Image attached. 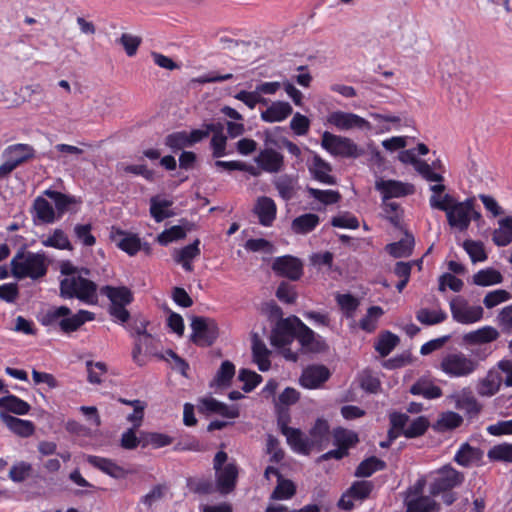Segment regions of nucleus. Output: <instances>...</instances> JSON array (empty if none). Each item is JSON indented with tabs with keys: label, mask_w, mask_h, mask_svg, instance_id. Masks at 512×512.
I'll return each instance as SVG.
<instances>
[{
	"label": "nucleus",
	"mask_w": 512,
	"mask_h": 512,
	"mask_svg": "<svg viewBox=\"0 0 512 512\" xmlns=\"http://www.w3.org/2000/svg\"><path fill=\"white\" fill-rule=\"evenodd\" d=\"M431 208L444 211L450 227L460 232L466 231L472 220L481 219L480 212L475 210L474 198L457 201L452 195L445 193L441 202L435 197L432 199Z\"/></svg>",
	"instance_id": "obj_1"
},
{
	"label": "nucleus",
	"mask_w": 512,
	"mask_h": 512,
	"mask_svg": "<svg viewBox=\"0 0 512 512\" xmlns=\"http://www.w3.org/2000/svg\"><path fill=\"white\" fill-rule=\"evenodd\" d=\"M62 273L67 277L60 282V296L64 299L76 298L88 305H95L98 302L97 284L89 280L86 276L90 271L82 268L78 275H75V269L70 267L62 268Z\"/></svg>",
	"instance_id": "obj_2"
},
{
	"label": "nucleus",
	"mask_w": 512,
	"mask_h": 512,
	"mask_svg": "<svg viewBox=\"0 0 512 512\" xmlns=\"http://www.w3.org/2000/svg\"><path fill=\"white\" fill-rule=\"evenodd\" d=\"M95 319V314L87 310H79L72 314L66 306L51 307L41 313L38 320L46 327L58 326L63 333H72L83 324Z\"/></svg>",
	"instance_id": "obj_3"
},
{
	"label": "nucleus",
	"mask_w": 512,
	"mask_h": 512,
	"mask_svg": "<svg viewBox=\"0 0 512 512\" xmlns=\"http://www.w3.org/2000/svg\"><path fill=\"white\" fill-rule=\"evenodd\" d=\"M11 271L18 279H39L47 273L45 256L30 251H19L11 260Z\"/></svg>",
	"instance_id": "obj_4"
},
{
	"label": "nucleus",
	"mask_w": 512,
	"mask_h": 512,
	"mask_svg": "<svg viewBox=\"0 0 512 512\" xmlns=\"http://www.w3.org/2000/svg\"><path fill=\"white\" fill-rule=\"evenodd\" d=\"M100 293L110 301L109 315L120 324L126 323L130 318V312L126 306L134 300L132 291L126 286L106 285L101 287Z\"/></svg>",
	"instance_id": "obj_5"
},
{
	"label": "nucleus",
	"mask_w": 512,
	"mask_h": 512,
	"mask_svg": "<svg viewBox=\"0 0 512 512\" xmlns=\"http://www.w3.org/2000/svg\"><path fill=\"white\" fill-rule=\"evenodd\" d=\"M478 362L462 352H451L444 355L439 363V369L450 378L467 377L473 374Z\"/></svg>",
	"instance_id": "obj_6"
},
{
	"label": "nucleus",
	"mask_w": 512,
	"mask_h": 512,
	"mask_svg": "<svg viewBox=\"0 0 512 512\" xmlns=\"http://www.w3.org/2000/svg\"><path fill=\"white\" fill-rule=\"evenodd\" d=\"M429 477V492L432 496H437L459 487L465 479L464 474L451 465H444L432 471Z\"/></svg>",
	"instance_id": "obj_7"
},
{
	"label": "nucleus",
	"mask_w": 512,
	"mask_h": 512,
	"mask_svg": "<svg viewBox=\"0 0 512 512\" xmlns=\"http://www.w3.org/2000/svg\"><path fill=\"white\" fill-rule=\"evenodd\" d=\"M191 341L201 347L211 346L219 335L215 320L207 317L195 316L191 321Z\"/></svg>",
	"instance_id": "obj_8"
},
{
	"label": "nucleus",
	"mask_w": 512,
	"mask_h": 512,
	"mask_svg": "<svg viewBox=\"0 0 512 512\" xmlns=\"http://www.w3.org/2000/svg\"><path fill=\"white\" fill-rule=\"evenodd\" d=\"M321 146L334 156L356 157L357 145L349 138L325 131L322 134Z\"/></svg>",
	"instance_id": "obj_9"
},
{
	"label": "nucleus",
	"mask_w": 512,
	"mask_h": 512,
	"mask_svg": "<svg viewBox=\"0 0 512 512\" xmlns=\"http://www.w3.org/2000/svg\"><path fill=\"white\" fill-rule=\"evenodd\" d=\"M300 321L296 316L279 320L271 332V344L276 347L290 344L297 336Z\"/></svg>",
	"instance_id": "obj_10"
},
{
	"label": "nucleus",
	"mask_w": 512,
	"mask_h": 512,
	"mask_svg": "<svg viewBox=\"0 0 512 512\" xmlns=\"http://www.w3.org/2000/svg\"><path fill=\"white\" fill-rule=\"evenodd\" d=\"M309 154L306 166L311 178L325 185H335L336 178L332 175L331 164L312 150H309Z\"/></svg>",
	"instance_id": "obj_11"
},
{
	"label": "nucleus",
	"mask_w": 512,
	"mask_h": 512,
	"mask_svg": "<svg viewBox=\"0 0 512 512\" xmlns=\"http://www.w3.org/2000/svg\"><path fill=\"white\" fill-rule=\"evenodd\" d=\"M450 310L455 321L461 324H472L483 318L481 306H471L464 299L456 297L450 301Z\"/></svg>",
	"instance_id": "obj_12"
},
{
	"label": "nucleus",
	"mask_w": 512,
	"mask_h": 512,
	"mask_svg": "<svg viewBox=\"0 0 512 512\" xmlns=\"http://www.w3.org/2000/svg\"><path fill=\"white\" fill-rule=\"evenodd\" d=\"M375 189L381 194L382 201L412 195L415 191L411 183L384 178L375 181Z\"/></svg>",
	"instance_id": "obj_13"
},
{
	"label": "nucleus",
	"mask_w": 512,
	"mask_h": 512,
	"mask_svg": "<svg viewBox=\"0 0 512 512\" xmlns=\"http://www.w3.org/2000/svg\"><path fill=\"white\" fill-rule=\"evenodd\" d=\"M327 122L335 126L338 130H371V124L363 117L343 111H334L327 116Z\"/></svg>",
	"instance_id": "obj_14"
},
{
	"label": "nucleus",
	"mask_w": 512,
	"mask_h": 512,
	"mask_svg": "<svg viewBox=\"0 0 512 512\" xmlns=\"http://www.w3.org/2000/svg\"><path fill=\"white\" fill-rule=\"evenodd\" d=\"M254 161L263 171L268 173L280 172L284 166L283 155L272 148L261 150Z\"/></svg>",
	"instance_id": "obj_15"
},
{
	"label": "nucleus",
	"mask_w": 512,
	"mask_h": 512,
	"mask_svg": "<svg viewBox=\"0 0 512 512\" xmlns=\"http://www.w3.org/2000/svg\"><path fill=\"white\" fill-rule=\"evenodd\" d=\"M279 425L282 434L286 437L288 444L291 448L301 454H309L312 451L311 443L308 437L305 436L299 429L291 428L279 420Z\"/></svg>",
	"instance_id": "obj_16"
},
{
	"label": "nucleus",
	"mask_w": 512,
	"mask_h": 512,
	"mask_svg": "<svg viewBox=\"0 0 512 512\" xmlns=\"http://www.w3.org/2000/svg\"><path fill=\"white\" fill-rule=\"evenodd\" d=\"M273 270L291 280H298L303 272L302 263L295 257L282 256L275 259L272 265Z\"/></svg>",
	"instance_id": "obj_17"
},
{
	"label": "nucleus",
	"mask_w": 512,
	"mask_h": 512,
	"mask_svg": "<svg viewBox=\"0 0 512 512\" xmlns=\"http://www.w3.org/2000/svg\"><path fill=\"white\" fill-rule=\"evenodd\" d=\"M330 372L323 365H312L303 370L300 384L308 389H316L329 379Z\"/></svg>",
	"instance_id": "obj_18"
},
{
	"label": "nucleus",
	"mask_w": 512,
	"mask_h": 512,
	"mask_svg": "<svg viewBox=\"0 0 512 512\" xmlns=\"http://www.w3.org/2000/svg\"><path fill=\"white\" fill-rule=\"evenodd\" d=\"M296 338L307 351L320 352L325 348V342L321 336L316 335L307 325L300 321Z\"/></svg>",
	"instance_id": "obj_19"
},
{
	"label": "nucleus",
	"mask_w": 512,
	"mask_h": 512,
	"mask_svg": "<svg viewBox=\"0 0 512 512\" xmlns=\"http://www.w3.org/2000/svg\"><path fill=\"white\" fill-rule=\"evenodd\" d=\"M254 213L257 215L261 225L269 227L276 218L277 206L272 198L262 196L257 199Z\"/></svg>",
	"instance_id": "obj_20"
},
{
	"label": "nucleus",
	"mask_w": 512,
	"mask_h": 512,
	"mask_svg": "<svg viewBox=\"0 0 512 512\" xmlns=\"http://www.w3.org/2000/svg\"><path fill=\"white\" fill-rule=\"evenodd\" d=\"M503 384V376L496 369L488 371L486 376L478 381L476 390L480 396L491 397L495 395Z\"/></svg>",
	"instance_id": "obj_21"
},
{
	"label": "nucleus",
	"mask_w": 512,
	"mask_h": 512,
	"mask_svg": "<svg viewBox=\"0 0 512 512\" xmlns=\"http://www.w3.org/2000/svg\"><path fill=\"white\" fill-rule=\"evenodd\" d=\"M216 483L222 494L230 493L236 485L238 469L236 464L228 463L223 468L216 470Z\"/></svg>",
	"instance_id": "obj_22"
},
{
	"label": "nucleus",
	"mask_w": 512,
	"mask_h": 512,
	"mask_svg": "<svg viewBox=\"0 0 512 512\" xmlns=\"http://www.w3.org/2000/svg\"><path fill=\"white\" fill-rule=\"evenodd\" d=\"M329 440L330 431L328 422L323 419H317L314 426L311 428L308 437L312 450H323L329 444Z\"/></svg>",
	"instance_id": "obj_23"
},
{
	"label": "nucleus",
	"mask_w": 512,
	"mask_h": 512,
	"mask_svg": "<svg viewBox=\"0 0 512 512\" xmlns=\"http://www.w3.org/2000/svg\"><path fill=\"white\" fill-rule=\"evenodd\" d=\"M198 407L201 412L215 413L226 418L233 419L239 416V410L236 406H228L212 397L201 399Z\"/></svg>",
	"instance_id": "obj_24"
},
{
	"label": "nucleus",
	"mask_w": 512,
	"mask_h": 512,
	"mask_svg": "<svg viewBox=\"0 0 512 512\" xmlns=\"http://www.w3.org/2000/svg\"><path fill=\"white\" fill-rule=\"evenodd\" d=\"M292 106L288 102L274 101L261 112V119L266 123L282 122L292 114Z\"/></svg>",
	"instance_id": "obj_25"
},
{
	"label": "nucleus",
	"mask_w": 512,
	"mask_h": 512,
	"mask_svg": "<svg viewBox=\"0 0 512 512\" xmlns=\"http://www.w3.org/2000/svg\"><path fill=\"white\" fill-rule=\"evenodd\" d=\"M32 213L34 220L43 224H51L58 219L53 206L43 197L34 200Z\"/></svg>",
	"instance_id": "obj_26"
},
{
	"label": "nucleus",
	"mask_w": 512,
	"mask_h": 512,
	"mask_svg": "<svg viewBox=\"0 0 512 512\" xmlns=\"http://www.w3.org/2000/svg\"><path fill=\"white\" fill-rule=\"evenodd\" d=\"M44 194L54 202V209L58 219L61 218L65 212L69 211L72 205L80 203V200L75 196L67 195L55 190L47 189L44 191Z\"/></svg>",
	"instance_id": "obj_27"
},
{
	"label": "nucleus",
	"mask_w": 512,
	"mask_h": 512,
	"mask_svg": "<svg viewBox=\"0 0 512 512\" xmlns=\"http://www.w3.org/2000/svg\"><path fill=\"white\" fill-rule=\"evenodd\" d=\"M120 236L117 246L130 256H134L138 251L144 249L147 253L150 252V246L147 243L142 245L140 238L136 234L125 233L120 231Z\"/></svg>",
	"instance_id": "obj_28"
},
{
	"label": "nucleus",
	"mask_w": 512,
	"mask_h": 512,
	"mask_svg": "<svg viewBox=\"0 0 512 512\" xmlns=\"http://www.w3.org/2000/svg\"><path fill=\"white\" fill-rule=\"evenodd\" d=\"M0 416L6 426L18 436L29 437L35 431V426L30 420L20 419L3 413Z\"/></svg>",
	"instance_id": "obj_29"
},
{
	"label": "nucleus",
	"mask_w": 512,
	"mask_h": 512,
	"mask_svg": "<svg viewBox=\"0 0 512 512\" xmlns=\"http://www.w3.org/2000/svg\"><path fill=\"white\" fill-rule=\"evenodd\" d=\"M499 332L492 326H484L477 330L466 333L463 340L467 344H486L498 339Z\"/></svg>",
	"instance_id": "obj_30"
},
{
	"label": "nucleus",
	"mask_w": 512,
	"mask_h": 512,
	"mask_svg": "<svg viewBox=\"0 0 512 512\" xmlns=\"http://www.w3.org/2000/svg\"><path fill=\"white\" fill-rule=\"evenodd\" d=\"M34 153V148L28 144H14L5 149L3 157L10 159L13 163L15 162L18 167L28 159L33 158Z\"/></svg>",
	"instance_id": "obj_31"
},
{
	"label": "nucleus",
	"mask_w": 512,
	"mask_h": 512,
	"mask_svg": "<svg viewBox=\"0 0 512 512\" xmlns=\"http://www.w3.org/2000/svg\"><path fill=\"white\" fill-rule=\"evenodd\" d=\"M273 184L283 200L289 201L294 197L297 186L296 177L282 174L273 180Z\"/></svg>",
	"instance_id": "obj_32"
},
{
	"label": "nucleus",
	"mask_w": 512,
	"mask_h": 512,
	"mask_svg": "<svg viewBox=\"0 0 512 512\" xmlns=\"http://www.w3.org/2000/svg\"><path fill=\"white\" fill-rule=\"evenodd\" d=\"M498 225L492 234V240L498 247L508 246L512 242V217L499 220Z\"/></svg>",
	"instance_id": "obj_33"
},
{
	"label": "nucleus",
	"mask_w": 512,
	"mask_h": 512,
	"mask_svg": "<svg viewBox=\"0 0 512 512\" xmlns=\"http://www.w3.org/2000/svg\"><path fill=\"white\" fill-rule=\"evenodd\" d=\"M320 223L317 214L306 213L296 217L291 223V229L296 234H307L313 231Z\"/></svg>",
	"instance_id": "obj_34"
},
{
	"label": "nucleus",
	"mask_w": 512,
	"mask_h": 512,
	"mask_svg": "<svg viewBox=\"0 0 512 512\" xmlns=\"http://www.w3.org/2000/svg\"><path fill=\"white\" fill-rule=\"evenodd\" d=\"M88 462L106 473L107 475L113 478H121L124 476V470L120 466H118L115 462L110 459L99 457V456H88Z\"/></svg>",
	"instance_id": "obj_35"
},
{
	"label": "nucleus",
	"mask_w": 512,
	"mask_h": 512,
	"mask_svg": "<svg viewBox=\"0 0 512 512\" xmlns=\"http://www.w3.org/2000/svg\"><path fill=\"white\" fill-rule=\"evenodd\" d=\"M410 392L426 399H436L442 396L441 388L427 379H419L411 386Z\"/></svg>",
	"instance_id": "obj_36"
},
{
	"label": "nucleus",
	"mask_w": 512,
	"mask_h": 512,
	"mask_svg": "<svg viewBox=\"0 0 512 512\" xmlns=\"http://www.w3.org/2000/svg\"><path fill=\"white\" fill-rule=\"evenodd\" d=\"M252 353L253 360L259 370L263 372L269 370L271 365L269 360L270 351L267 349L265 343L257 337H254L252 341Z\"/></svg>",
	"instance_id": "obj_37"
},
{
	"label": "nucleus",
	"mask_w": 512,
	"mask_h": 512,
	"mask_svg": "<svg viewBox=\"0 0 512 512\" xmlns=\"http://www.w3.org/2000/svg\"><path fill=\"white\" fill-rule=\"evenodd\" d=\"M213 136L210 141L212 155L214 158H221L227 155V136L223 133V127L220 123H214Z\"/></svg>",
	"instance_id": "obj_38"
},
{
	"label": "nucleus",
	"mask_w": 512,
	"mask_h": 512,
	"mask_svg": "<svg viewBox=\"0 0 512 512\" xmlns=\"http://www.w3.org/2000/svg\"><path fill=\"white\" fill-rule=\"evenodd\" d=\"M414 244V237L406 233L404 238L387 245L386 249L395 258L408 257L412 254Z\"/></svg>",
	"instance_id": "obj_39"
},
{
	"label": "nucleus",
	"mask_w": 512,
	"mask_h": 512,
	"mask_svg": "<svg viewBox=\"0 0 512 512\" xmlns=\"http://www.w3.org/2000/svg\"><path fill=\"white\" fill-rule=\"evenodd\" d=\"M480 458L481 452L478 448L472 447L468 443H464L456 452L454 461L461 466L468 467L479 461Z\"/></svg>",
	"instance_id": "obj_40"
},
{
	"label": "nucleus",
	"mask_w": 512,
	"mask_h": 512,
	"mask_svg": "<svg viewBox=\"0 0 512 512\" xmlns=\"http://www.w3.org/2000/svg\"><path fill=\"white\" fill-rule=\"evenodd\" d=\"M173 202L168 199H160L159 197H152L150 199V214L156 222H162L164 219L169 218L173 215L168 210Z\"/></svg>",
	"instance_id": "obj_41"
},
{
	"label": "nucleus",
	"mask_w": 512,
	"mask_h": 512,
	"mask_svg": "<svg viewBox=\"0 0 512 512\" xmlns=\"http://www.w3.org/2000/svg\"><path fill=\"white\" fill-rule=\"evenodd\" d=\"M407 512H436L438 505L430 496H418L406 501Z\"/></svg>",
	"instance_id": "obj_42"
},
{
	"label": "nucleus",
	"mask_w": 512,
	"mask_h": 512,
	"mask_svg": "<svg viewBox=\"0 0 512 512\" xmlns=\"http://www.w3.org/2000/svg\"><path fill=\"white\" fill-rule=\"evenodd\" d=\"M416 319L423 325L432 326L444 322L447 314L442 309L421 308L416 313Z\"/></svg>",
	"instance_id": "obj_43"
},
{
	"label": "nucleus",
	"mask_w": 512,
	"mask_h": 512,
	"mask_svg": "<svg viewBox=\"0 0 512 512\" xmlns=\"http://www.w3.org/2000/svg\"><path fill=\"white\" fill-rule=\"evenodd\" d=\"M45 247H52L59 250H72L73 247L66 233L61 229H55L52 234L41 241Z\"/></svg>",
	"instance_id": "obj_44"
},
{
	"label": "nucleus",
	"mask_w": 512,
	"mask_h": 512,
	"mask_svg": "<svg viewBox=\"0 0 512 512\" xmlns=\"http://www.w3.org/2000/svg\"><path fill=\"white\" fill-rule=\"evenodd\" d=\"M0 405H2V408L18 415H25L30 410V405L15 395L0 398Z\"/></svg>",
	"instance_id": "obj_45"
},
{
	"label": "nucleus",
	"mask_w": 512,
	"mask_h": 512,
	"mask_svg": "<svg viewBox=\"0 0 512 512\" xmlns=\"http://www.w3.org/2000/svg\"><path fill=\"white\" fill-rule=\"evenodd\" d=\"M32 473V464L26 461H17L11 466L8 476L14 483H22L30 478Z\"/></svg>",
	"instance_id": "obj_46"
},
{
	"label": "nucleus",
	"mask_w": 512,
	"mask_h": 512,
	"mask_svg": "<svg viewBox=\"0 0 512 512\" xmlns=\"http://www.w3.org/2000/svg\"><path fill=\"white\" fill-rule=\"evenodd\" d=\"M386 463L377 457H370L363 460L357 467L355 475L357 477H369L374 472L383 470Z\"/></svg>",
	"instance_id": "obj_47"
},
{
	"label": "nucleus",
	"mask_w": 512,
	"mask_h": 512,
	"mask_svg": "<svg viewBox=\"0 0 512 512\" xmlns=\"http://www.w3.org/2000/svg\"><path fill=\"white\" fill-rule=\"evenodd\" d=\"M235 375V366L232 362L226 360L222 362L219 370L214 377L211 386L224 387L230 384Z\"/></svg>",
	"instance_id": "obj_48"
},
{
	"label": "nucleus",
	"mask_w": 512,
	"mask_h": 512,
	"mask_svg": "<svg viewBox=\"0 0 512 512\" xmlns=\"http://www.w3.org/2000/svg\"><path fill=\"white\" fill-rule=\"evenodd\" d=\"M502 279L501 273L492 268L482 269L473 276V282L478 286L499 284Z\"/></svg>",
	"instance_id": "obj_49"
},
{
	"label": "nucleus",
	"mask_w": 512,
	"mask_h": 512,
	"mask_svg": "<svg viewBox=\"0 0 512 512\" xmlns=\"http://www.w3.org/2000/svg\"><path fill=\"white\" fill-rule=\"evenodd\" d=\"M383 313L384 311L380 306L369 307L366 315L359 322L360 328L366 332H373Z\"/></svg>",
	"instance_id": "obj_50"
},
{
	"label": "nucleus",
	"mask_w": 512,
	"mask_h": 512,
	"mask_svg": "<svg viewBox=\"0 0 512 512\" xmlns=\"http://www.w3.org/2000/svg\"><path fill=\"white\" fill-rule=\"evenodd\" d=\"M309 197L319 201L324 205L335 204L341 199V195L335 190H321L317 188L307 187Z\"/></svg>",
	"instance_id": "obj_51"
},
{
	"label": "nucleus",
	"mask_w": 512,
	"mask_h": 512,
	"mask_svg": "<svg viewBox=\"0 0 512 512\" xmlns=\"http://www.w3.org/2000/svg\"><path fill=\"white\" fill-rule=\"evenodd\" d=\"M296 487L290 480L283 479L282 476L278 479V484L271 494L273 500H287L294 496Z\"/></svg>",
	"instance_id": "obj_52"
},
{
	"label": "nucleus",
	"mask_w": 512,
	"mask_h": 512,
	"mask_svg": "<svg viewBox=\"0 0 512 512\" xmlns=\"http://www.w3.org/2000/svg\"><path fill=\"white\" fill-rule=\"evenodd\" d=\"M399 343V337L389 331L382 334L375 345L376 351L383 357L389 355Z\"/></svg>",
	"instance_id": "obj_53"
},
{
	"label": "nucleus",
	"mask_w": 512,
	"mask_h": 512,
	"mask_svg": "<svg viewBox=\"0 0 512 512\" xmlns=\"http://www.w3.org/2000/svg\"><path fill=\"white\" fill-rule=\"evenodd\" d=\"M463 248L473 263L483 262L487 259L484 245L480 241L465 240L463 243Z\"/></svg>",
	"instance_id": "obj_54"
},
{
	"label": "nucleus",
	"mask_w": 512,
	"mask_h": 512,
	"mask_svg": "<svg viewBox=\"0 0 512 512\" xmlns=\"http://www.w3.org/2000/svg\"><path fill=\"white\" fill-rule=\"evenodd\" d=\"M334 439L335 443L347 452L349 447L358 442V435L353 431L339 428L334 431Z\"/></svg>",
	"instance_id": "obj_55"
},
{
	"label": "nucleus",
	"mask_w": 512,
	"mask_h": 512,
	"mask_svg": "<svg viewBox=\"0 0 512 512\" xmlns=\"http://www.w3.org/2000/svg\"><path fill=\"white\" fill-rule=\"evenodd\" d=\"M336 302L348 318L353 316L359 306V300L349 293L337 294Z\"/></svg>",
	"instance_id": "obj_56"
},
{
	"label": "nucleus",
	"mask_w": 512,
	"mask_h": 512,
	"mask_svg": "<svg viewBox=\"0 0 512 512\" xmlns=\"http://www.w3.org/2000/svg\"><path fill=\"white\" fill-rule=\"evenodd\" d=\"M429 422L424 416H419L414 419L405 430L403 435L407 438H415L423 435L428 429Z\"/></svg>",
	"instance_id": "obj_57"
},
{
	"label": "nucleus",
	"mask_w": 512,
	"mask_h": 512,
	"mask_svg": "<svg viewBox=\"0 0 512 512\" xmlns=\"http://www.w3.org/2000/svg\"><path fill=\"white\" fill-rule=\"evenodd\" d=\"M383 211L386 218L395 227L399 226L402 219V210L398 203L389 200L382 201Z\"/></svg>",
	"instance_id": "obj_58"
},
{
	"label": "nucleus",
	"mask_w": 512,
	"mask_h": 512,
	"mask_svg": "<svg viewBox=\"0 0 512 512\" xmlns=\"http://www.w3.org/2000/svg\"><path fill=\"white\" fill-rule=\"evenodd\" d=\"M511 299V294L503 289H497L486 294L483 304L486 308L491 309L497 305Z\"/></svg>",
	"instance_id": "obj_59"
},
{
	"label": "nucleus",
	"mask_w": 512,
	"mask_h": 512,
	"mask_svg": "<svg viewBox=\"0 0 512 512\" xmlns=\"http://www.w3.org/2000/svg\"><path fill=\"white\" fill-rule=\"evenodd\" d=\"M165 144L174 151L190 147L187 131H178L169 134L165 139Z\"/></svg>",
	"instance_id": "obj_60"
},
{
	"label": "nucleus",
	"mask_w": 512,
	"mask_h": 512,
	"mask_svg": "<svg viewBox=\"0 0 512 512\" xmlns=\"http://www.w3.org/2000/svg\"><path fill=\"white\" fill-rule=\"evenodd\" d=\"M488 457L495 461L512 462V444H501L488 451Z\"/></svg>",
	"instance_id": "obj_61"
},
{
	"label": "nucleus",
	"mask_w": 512,
	"mask_h": 512,
	"mask_svg": "<svg viewBox=\"0 0 512 512\" xmlns=\"http://www.w3.org/2000/svg\"><path fill=\"white\" fill-rule=\"evenodd\" d=\"M167 487L162 484L155 485L147 494L142 496L141 503L147 508H151L165 496Z\"/></svg>",
	"instance_id": "obj_62"
},
{
	"label": "nucleus",
	"mask_w": 512,
	"mask_h": 512,
	"mask_svg": "<svg viewBox=\"0 0 512 512\" xmlns=\"http://www.w3.org/2000/svg\"><path fill=\"white\" fill-rule=\"evenodd\" d=\"M290 128L297 136H304L310 128V120L299 112L295 113L290 121Z\"/></svg>",
	"instance_id": "obj_63"
},
{
	"label": "nucleus",
	"mask_w": 512,
	"mask_h": 512,
	"mask_svg": "<svg viewBox=\"0 0 512 512\" xmlns=\"http://www.w3.org/2000/svg\"><path fill=\"white\" fill-rule=\"evenodd\" d=\"M497 325L505 333L512 332V304L503 307L496 316Z\"/></svg>",
	"instance_id": "obj_64"
}]
</instances>
